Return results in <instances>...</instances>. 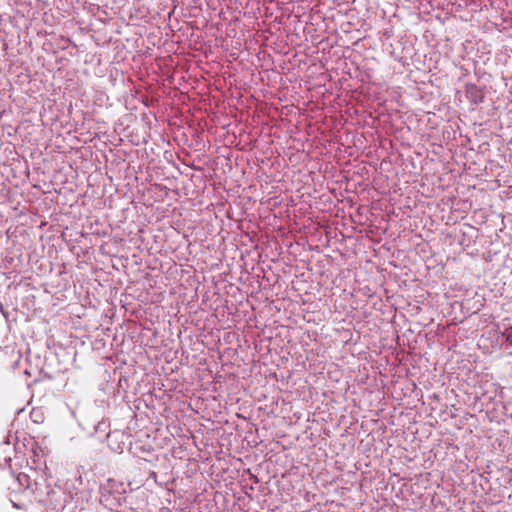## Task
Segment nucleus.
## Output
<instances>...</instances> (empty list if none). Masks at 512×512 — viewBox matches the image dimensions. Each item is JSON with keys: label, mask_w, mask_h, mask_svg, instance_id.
<instances>
[{"label": "nucleus", "mask_w": 512, "mask_h": 512, "mask_svg": "<svg viewBox=\"0 0 512 512\" xmlns=\"http://www.w3.org/2000/svg\"><path fill=\"white\" fill-rule=\"evenodd\" d=\"M503 336L505 337V340L507 342L512 344V332L505 333V334H503Z\"/></svg>", "instance_id": "nucleus-7"}, {"label": "nucleus", "mask_w": 512, "mask_h": 512, "mask_svg": "<svg viewBox=\"0 0 512 512\" xmlns=\"http://www.w3.org/2000/svg\"><path fill=\"white\" fill-rule=\"evenodd\" d=\"M85 134H88V135H89V137H91V136H92L91 130H87Z\"/></svg>", "instance_id": "nucleus-9"}, {"label": "nucleus", "mask_w": 512, "mask_h": 512, "mask_svg": "<svg viewBox=\"0 0 512 512\" xmlns=\"http://www.w3.org/2000/svg\"><path fill=\"white\" fill-rule=\"evenodd\" d=\"M465 96L471 105H478L484 99V91L477 85L468 83L465 85Z\"/></svg>", "instance_id": "nucleus-2"}, {"label": "nucleus", "mask_w": 512, "mask_h": 512, "mask_svg": "<svg viewBox=\"0 0 512 512\" xmlns=\"http://www.w3.org/2000/svg\"><path fill=\"white\" fill-rule=\"evenodd\" d=\"M453 137H455L456 130H452Z\"/></svg>", "instance_id": "nucleus-12"}, {"label": "nucleus", "mask_w": 512, "mask_h": 512, "mask_svg": "<svg viewBox=\"0 0 512 512\" xmlns=\"http://www.w3.org/2000/svg\"><path fill=\"white\" fill-rule=\"evenodd\" d=\"M446 133H447V138H450L451 137V132L449 130H447Z\"/></svg>", "instance_id": "nucleus-10"}, {"label": "nucleus", "mask_w": 512, "mask_h": 512, "mask_svg": "<svg viewBox=\"0 0 512 512\" xmlns=\"http://www.w3.org/2000/svg\"><path fill=\"white\" fill-rule=\"evenodd\" d=\"M290 131H291V132H295V133H297V132H300L301 130H300V129H297V130H290Z\"/></svg>", "instance_id": "nucleus-11"}, {"label": "nucleus", "mask_w": 512, "mask_h": 512, "mask_svg": "<svg viewBox=\"0 0 512 512\" xmlns=\"http://www.w3.org/2000/svg\"><path fill=\"white\" fill-rule=\"evenodd\" d=\"M238 131L239 134L237 135L235 133V130H233L232 133H230V131L227 130V137L225 141H227L230 145H235L236 147L241 146V149H246L247 147H256V143L258 141L256 137L257 131L255 132V135L252 134L253 130Z\"/></svg>", "instance_id": "nucleus-1"}, {"label": "nucleus", "mask_w": 512, "mask_h": 512, "mask_svg": "<svg viewBox=\"0 0 512 512\" xmlns=\"http://www.w3.org/2000/svg\"><path fill=\"white\" fill-rule=\"evenodd\" d=\"M130 136L132 137L131 142H133L135 145H140L141 143H147L148 138H149V134H148L147 130H143V135H142L141 139L138 136H136L137 139H134V136L132 134Z\"/></svg>", "instance_id": "nucleus-5"}, {"label": "nucleus", "mask_w": 512, "mask_h": 512, "mask_svg": "<svg viewBox=\"0 0 512 512\" xmlns=\"http://www.w3.org/2000/svg\"><path fill=\"white\" fill-rule=\"evenodd\" d=\"M95 433H100L102 435H107V429H108V424L105 422V421H99L95 427Z\"/></svg>", "instance_id": "nucleus-4"}, {"label": "nucleus", "mask_w": 512, "mask_h": 512, "mask_svg": "<svg viewBox=\"0 0 512 512\" xmlns=\"http://www.w3.org/2000/svg\"><path fill=\"white\" fill-rule=\"evenodd\" d=\"M79 130H76V129H73V130H67V135L68 137L70 138L69 141H70V146L73 148L75 147L76 143H74V140L77 141V142H83V143H86L87 142V138H84V139H80L77 135Z\"/></svg>", "instance_id": "nucleus-3"}, {"label": "nucleus", "mask_w": 512, "mask_h": 512, "mask_svg": "<svg viewBox=\"0 0 512 512\" xmlns=\"http://www.w3.org/2000/svg\"><path fill=\"white\" fill-rule=\"evenodd\" d=\"M464 136L466 137L467 141L472 144V140H471L469 134L466 133Z\"/></svg>", "instance_id": "nucleus-8"}, {"label": "nucleus", "mask_w": 512, "mask_h": 512, "mask_svg": "<svg viewBox=\"0 0 512 512\" xmlns=\"http://www.w3.org/2000/svg\"><path fill=\"white\" fill-rule=\"evenodd\" d=\"M17 480L22 486L30 488V477L28 475L20 473L17 477Z\"/></svg>", "instance_id": "nucleus-6"}]
</instances>
